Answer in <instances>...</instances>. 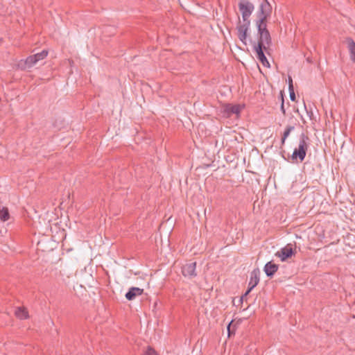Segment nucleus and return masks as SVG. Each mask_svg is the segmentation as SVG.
Wrapping results in <instances>:
<instances>
[{
  "label": "nucleus",
  "instance_id": "9d476101",
  "mask_svg": "<svg viewBox=\"0 0 355 355\" xmlns=\"http://www.w3.org/2000/svg\"><path fill=\"white\" fill-rule=\"evenodd\" d=\"M144 289L138 287H132L130 288L128 292L125 294V297L128 300H132L136 297L142 295Z\"/></svg>",
  "mask_w": 355,
  "mask_h": 355
},
{
  "label": "nucleus",
  "instance_id": "39448f33",
  "mask_svg": "<svg viewBox=\"0 0 355 355\" xmlns=\"http://www.w3.org/2000/svg\"><path fill=\"white\" fill-rule=\"evenodd\" d=\"M244 108L243 105H232L225 104L222 106L223 112L226 115L227 117H230L231 114H235L239 116L241 111Z\"/></svg>",
  "mask_w": 355,
  "mask_h": 355
},
{
  "label": "nucleus",
  "instance_id": "1a4fd4ad",
  "mask_svg": "<svg viewBox=\"0 0 355 355\" xmlns=\"http://www.w3.org/2000/svg\"><path fill=\"white\" fill-rule=\"evenodd\" d=\"M35 58V57L31 55L24 60H20L18 63V67L22 70H26L27 69L32 67L34 64H35L37 62Z\"/></svg>",
  "mask_w": 355,
  "mask_h": 355
},
{
  "label": "nucleus",
  "instance_id": "423d86ee",
  "mask_svg": "<svg viewBox=\"0 0 355 355\" xmlns=\"http://www.w3.org/2000/svg\"><path fill=\"white\" fill-rule=\"evenodd\" d=\"M250 24V21H243V23L239 21L237 27L239 37L244 43H246Z\"/></svg>",
  "mask_w": 355,
  "mask_h": 355
},
{
  "label": "nucleus",
  "instance_id": "f257e3e1",
  "mask_svg": "<svg viewBox=\"0 0 355 355\" xmlns=\"http://www.w3.org/2000/svg\"><path fill=\"white\" fill-rule=\"evenodd\" d=\"M271 12L272 7L270 4L266 1L262 2L257 12V20L256 21V26L259 35L257 46L254 47L256 55L263 65L268 67H269V62L263 54V49H266V44H268L270 42V34L267 30L266 22Z\"/></svg>",
  "mask_w": 355,
  "mask_h": 355
},
{
  "label": "nucleus",
  "instance_id": "9b49d317",
  "mask_svg": "<svg viewBox=\"0 0 355 355\" xmlns=\"http://www.w3.org/2000/svg\"><path fill=\"white\" fill-rule=\"evenodd\" d=\"M278 265L272 263V261H269L264 266V272L267 275V276H272L278 270Z\"/></svg>",
  "mask_w": 355,
  "mask_h": 355
},
{
  "label": "nucleus",
  "instance_id": "0eeeda50",
  "mask_svg": "<svg viewBox=\"0 0 355 355\" xmlns=\"http://www.w3.org/2000/svg\"><path fill=\"white\" fill-rule=\"evenodd\" d=\"M259 282V271L258 270H254L252 272L250 275V279L248 284V289L245 293V295H247L251 290L254 288Z\"/></svg>",
  "mask_w": 355,
  "mask_h": 355
},
{
  "label": "nucleus",
  "instance_id": "a211bd4d",
  "mask_svg": "<svg viewBox=\"0 0 355 355\" xmlns=\"http://www.w3.org/2000/svg\"><path fill=\"white\" fill-rule=\"evenodd\" d=\"M288 89L293 90V80L291 76L288 77Z\"/></svg>",
  "mask_w": 355,
  "mask_h": 355
},
{
  "label": "nucleus",
  "instance_id": "f03ea898",
  "mask_svg": "<svg viewBox=\"0 0 355 355\" xmlns=\"http://www.w3.org/2000/svg\"><path fill=\"white\" fill-rule=\"evenodd\" d=\"M239 8L241 13L243 21H250L249 18L254 10V6L249 1L243 0L239 2Z\"/></svg>",
  "mask_w": 355,
  "mask_h": 355
},
{
  "label": "nucleus",
  "instance_id": "20e7f679",
  "mask_svg": "<svg viewBox=\"0 0 355 355\" xmlns=\"http://www.w3.org/2000/svg\"><path fill=\"white\" fill-rule=\"evenodd\" d=\"M295 251L293 245L289 243L280 249L275 253V256L279 257L282 261H285L287 259L292 257L295 255Z\"/></svg>",
  "mask_w": 355,
  "mask_h": 355
},
{
  "label": "nucleus",
  "instance_id": "ddd939ff",
  "mask_svg": "<svg viewBox=\"0 0 355 355\" xmlns=\"http://www.w3.org/2000/svg\"><path fill=\"white\" fill-rule=\"evenodd\" d=\"M347 46L349 51L350 59L355 63V42L354 40L349 39L347 40Z\"/></svg>",
  "mask_w": 355,
  "mask_h": 355
},
{
  "label": "nucleus",
  "instance_id": "7ed1b4c3",
  "mask_svg": "<svg viewBox=\"0 0 355 355\" xmlns=\"http://www.w3.org/2000/svg\"><path fill=\"white\" fill-rule=\"evenodd\" d=\"M307 148L306 138L302 137L300 141L298 148L295 149L293 153L292 158L297 159L298 157L302 162L305 157Z\"/></svg>",
  "mask_w": 355,
  "mask_h": 355
},
{
  "label": "nucleus",
  "instance_id": "412c9836",
  "mask_svg": "<svg viewBox=\"0 0 355 355\" xmlns=\"http://www.w3.org/2000/svg\"><path fill=\"white\" fill-rule=\"evenodd\" d=\"M230 325H231V323H230V324L228 325V327H227V330H228V331H229V332H230Z\"/></svg>",
  "mask_w": 355,
  "mask_h": 355
},
{
  "label": "nucleus",
  "instance_id": "aec40b11",
  "mask_svg": "<svg viewBox=\"0 0 355 355\" xmlns=\"http://www.w3.org/2000/svg\"><path fill=\"white\" fill-rule=\"evenodd\" d=\"M281 110L283 112V114H285V110H284V98H282V105H281Z\"/></svg>",
  "mask_w": 355,
  "mask_h": 355
},
{
  "label": "nucleus",
  "instance_id": "dca6fc26",
  "mask_svg": "<svg viewBox=\"0 0 355 355\" xmlns=\"http://www.w3.org/2000/svg\"><path fill=\"white\" fill-rule=\"evenodd\" d=\"M292 129H293V128L290 127V128H288L285 130V132H284V137H283V138H282V143H284L285 139H286V137L289 135V134H290V132H291V130H292Z\"/></svg>",
  "mask_w": 355,
  "mask_h": 355
},
{
  "label": "nucleus",
  "instance_id": "6ab92c4d",
  "mask_svg": "<svg viewBox=\"0 0 355 355\" xmlns=\"http://www.w3.org/2000/svg\"><path fill=\"white\" fill-rule=\"evenodd\" d=\"M289 93H290V98H291V100L293 101H295V92H294V89L289 90Z\"/></svg>",
  "mask_w": 355,
  "mask_h": 355
},
{
  "label": "nucleus",
  "instance_id": "f8f14e48",
  "mask_svg": "<svg viewBox=\"0 0 355 355\" xmlns=\"http://www.w3.org/2000/svg\"><path fill=\"white\" fill-rule=\"evenodd\" d=\"M15 316L20 320H25L29 318L28 312L25 307H17L15 311Z\"/></svg>",
  "mask_w": 355,
  "mask_h": 355
},
{
  "label": "nucleus",
  "instance_id": "f3484780",
  "mask_svg": "<svg viewBox=\"0 0 355 355\" xmlns=\"http://www.w3.org/2000/svg\"><path fill=\"white\" fill-rule=\"evenodd\" d=\"M143 355H157L155 350L151 348H148L147 350L143 354Z\"/></svg>",
  "mask_w": 355,
  "mask_h": 355
},
{
  "label": "nucleus",
  "instance_id": "4468645a",
  "mask_svg": "<svg viewBox=\"0 0 355 355\" xmlns=\"http://www.w3.org/2000/svg\"><path fill=\"white\" fill-rule=\"evenodd\" d=\"M10 218L8 209L6 207L0 208V219L1 221L5 222Z\"/></svg>",
  "mask_w": 355,
  "mask_h": 355
},
{
  "label": "nucleus",
  "instance_id": "2eb2a0df",
  "mask_svg": "<svg viewBox=\"0 0 355 355\" xmlns=\"http://www.w3.org/2000/svg\"><path fill=\"white\" fill-rule=\"evenodd\" d=\"M47 55L48 52L44 50L42 52L37 53L33 56L35 57V59L37 60V62H38L40 60H44L47 56Z\"/></svg>",
  "mask_w": 355,
  "mask_h": 355
},
{
  "label": "nucleus",
  "instance_id": "6e6552de",
  "mask_svg": "<svg viewBox=\"0 0 355 355\" xmlns=\"http://www.w3.org/2000/svg\"><path fill=\"white\" fill-rule=\"evenodd\" d=\"M196 262L187 263L182 267V274L185 277H193L196 275Z\"/></svg>",
  "mask_w": 355,
  "mask_h": 355
}]
</instances>
